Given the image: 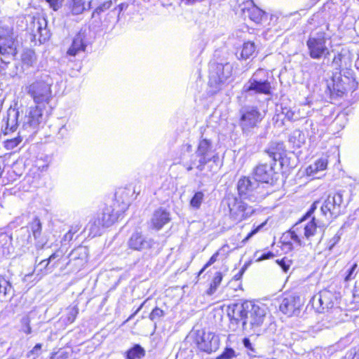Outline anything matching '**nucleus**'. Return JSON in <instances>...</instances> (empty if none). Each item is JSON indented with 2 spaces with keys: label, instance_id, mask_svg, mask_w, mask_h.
I'll return each mask as SVG.
<instances>
[{
  "label": "nucleus",
  "instance_id": "nucleus-1",
  "mask_svg": "<svg viewBox=\"0 0 359 359\" xmlns=\"http://www.w3.org/2000/svg\"><path fill=\"white\" fill-rule=\"evenodd\" d=\"M320 201H315L311 206L309 210L304 215L302 219L297 222L292 229L288 231L291 239L302 245V241L299 236L303 233L304 237L310 241L316 233L318 228L324 229L329 224H327L323 219L319 218L316 219L314 217L311 220L306 224H304L303 222L311 216L313 212L317 209Z\"/></svg>",
  "mask_w": 359,
  "mask_h": 359
},
{
  "label": "nucleus",
  "instance_id": "nucleus-2",
  "mask_svg": "<svg viewBox=\"0 0 359 359\" xmlns=\"http://www.w3.org/2000/svg\"><path fill=\"white\" fill-rule=\"evenodd\" d=\"M358 83L351 69H346L333 74L330 81H327V90L331 98L342 97L348 90H355Z\"/></svg>",
  "mask_w": 359,
  "mask_h": 359
},
{
  "label": "nucleus",
  "instance_id": "nucleus-3",
  "mask_svg": "<svg viewBox=\"0 0 359 359\" xmlns=\"http://www.w3.org/2000/svg\"><path fill=\"white\" fill-rule=\"evenodd\" d=\"M53 83L52 78L47 74L42 73L36 76L34 82L27 86L26 90L39 104L48 103L51 98V86Z\"/></svg>",
  "mask_w": 359,
  "mask_h": 359
},
{
  "label": "nucleus",
  "instance_id": "nucleus-4",
  "mask_svg": "<svg viewBox=\"0 0 359 359\" xmlns=\"http://www.w3.org/2000/svg\"><path fill=\"white\" fill-rule=\"evenodd\" d=\"M238 125L244 135L250 137L255 133L264 116L257 106L243 105L238 111Z\"/></svg>",
  "mask_w": 359,
  "mask_h": 359
},
{
  "label": "nucleus",
  "instance_id": "nucleus-5",
  "mask_svg": "<svg viewBox=\"0 0 359 359\" xmlns=\"http://www.w3.org/2000/svg\"><path fill=\"white\" fill-rule=\"evenodd\" d=\"M269 79V76L266 70L258 69L243 85L242 93L248 95L257 94L271 95L272 87Z\"/></svg>",
  "mask_w": 359,
  "mask_h": 359
},
{
  "label": "nucleus",
  "instance_id": "nucleus-6",
  "mask_svg": "<svg viewBox=\"0 0 359 359\" xmlns=\"http://www.w3.org/2000/svg\"><path fill=\"white\" fill-rule=\"evenodd\" d=\"M18 41L14 35L13 29L8 27L0 26V54L4 56L1 58L0 68L4 70L17 54Z\"/></svg>",
  "mask_w": 359,
  "mask_h": 359
},
{
  "label": "nucleus",
  "instance_id": "nucleus-7",
  "mask_svg": "<svg viewBox=\"0 0 359 359\" xmlns=\"http://www.w3.org/2000/svg\"><path fill=\"white\" fill-rule=\"evenodd\" d=\"M246 305V301L241 304H233L228 306L227 316L230 320L229 327L233 331H236L238 329L243 330H252V320L253 318L251 312H245L237 315V311H241L242 306Z\"/></svg>",
  "mask_w": 359,
  "mask_h": 359
},
{
  "label": "nucleus",
  "instance_id": "nucleus-8",
  "mask_svg": "<svg viewBox=\"0 0 359 359\" xmlns=\"http://www.w3.org/2000/svg\"><path fill=\"white\" fill-rule=\"evenodd\" d=\"M238 197L250 202H259L264 198L262 187L255 178L243 177L237 183Z\"/></svg>",
  "mask_w": 359,
  "mask_h": 359
},
{
  "label": "nucleus",
  "instance_id": "nucleus-9",
  "mask_svg": "<svg viewBox=\"0 0 359 359\" xmlns=\"http://www.w3.org/2000/svg\"><path fill=\"white\" fill-rule=\"evenodd\" d=\"M309 55L314 60H325L330 54L324 32L311 33L306 41Z\"/></svg>",
  "mask_w": 359,
  "mask_h": 359
},
{
  "label": "nucleus",
  "instance_id": "nucleus-10",
  "mask_svg": "<svg viewBox=\"0 0 359 359\" xmlns=\"http://www.w3.org/2000/svg\"><path fill=\"white\" fill-rule=\"evenodd\" d=\"M209 85L215 89H220L232 74L233 66L229 62H211L209 66Z\"/></svg>",
  "mask_w": 359,
  "mask_h": 359
},
{
  "label": "nucleus",
  "instance_id": "nucleus-11",
  "mask_svg": "<svg viewBox=\"0 0 359 359\" xmlns=\"http://www.w3.org/2000/svg\"><path fill=\"white\" fill-rule=\"evenodd\" d=\"M26 20L27 32L32 36L33 41L42 43L49 39L50 34L47 28V20L43 16H28Z\"/></svg>",
  "mask_w": 359,
  "mask_h": 359
},
{
  "label": "nucleus",
  "instance_id": "nucleus-12",
  "mask_svg": "<svg viewBox=\"0 0 359 359\" xmlns=\"http://www.w3.org/2000/svg\"><path fill=\"white\" fill-rule=\"evenodd\" d=\"M245 200L239 197L229 200V216L232 220L241 222L248 219L255 212L256 208L248 204Z\"/></svg>",
  "mask_w": 359,
  "mask_h": 359
},
{
  "label": "nucleus",
  "instance_id": "nucleus-13",
  "mask_svg": "<svg viewBox=\"0 0 359 359\" xmlns=\"http://www.w3.org/2000/svg\"><path fill=\"white\" fill-rule=\"evenodd\" d=\"M343 203V194L337 192L334 195H329L320 205L321 218L327 224L341 213Z\"/></svg>",
  "mask_w": 359,
  "mask_h": 359
},
{
  "label": "nucleus",
  "instance_id": "nucleus-14",
  "mask_svg": "<svg viewBox=\"0 0 359 359\" xmlns=\"http://www.w3.org/2000/svg\"><path fill=\"white\" fill-rule=\"evenodd\" d=\"M196 156L198 158L196 168L199 171H203L205 165L210 161L216 162L219 159L215 145L211 140L203 137L198 143Z\"/></svg>",
  "mask_w": 359,
  "mask_h": 359
},
{
  "label": "nucleus",
  "instance_id": "nucleus-15",
  "mask_svg": "<svg viewBox=\"0 0 359 359\" xmlns=\"http://www.w3.org/2000/svg\"><path fill=\"white\" fill-rule=\"evenodd\" d=\"M45 120L40 106L30 107L25 112L22 121L20 133H34L41 123Z\"/></svg>",
  "mask_w": 359,
  "mask_h": 359
},
{
  "label": "nucleus",
  "instance_id": "nucleus-16",
  "mask_svg": "<svg viewBox=\"0 0 359 359\" xmlns=\"http://www.w3.org/2000/svg\"><path fill=\"white\" fill-rule=\"evenodd\" d=\"M337 297L332 292L323 290L313 298V306L318 313H324L334 306Z\"/></svg>",
  "mask_w": 359,
  "mask_h": 359
},
{
  "label": "nucleus",
  "instance_id": "nucleus-17",
  "mask_svg": "<svg viewBox=\"0 0 359 359\" xmlns=\"http://www.w3.org/2000/svg\"><path fill=\"white\" fill-rule=\"evenodd\" d=\"M302 304L299 296L294 294H285L280 300L279 309L287 316H297Z\"/></svg>",
  "mask_w": 359,
  "mask_h": 359
},
{
  "label": "nucleus",
  "instance_id": "nucleus-18",
  "mask_svg": "<svg viewBox=\"0 0 359 359\" xmlns=\"http://www.w3.org/2000/svg\"><path fill=\"white\" fill-rule=\"evenodd\" d=\"M196 342L198 348L201 351L208 353L217 351L219 346L218 336L212 332H203L202 334H198L196 338Z\"/></svg>",
  "mask_w": 359,
  "mask_h": 359
},
{
  "label": "nucleus",
  "instance_id": "nucleus-19",
  "mask_svg": "<svg viewBox=\"0 0 359 359\" xmlns=\"http://www.w3.org/2000/svg\"><path fill=\"white\" fill-rule=\"evenodd\" d=\"M245 312H251L252 316V330L260 327L266 316V309L263 306L255 304L253 302L246 301V305L242 306L241 311H237V315Z\"/></svg>",
  "mask_w": 359,
  "mask_h": 359
},
{
  "label": "nucleus",
  "instance_id": "nucleus-20",
  "mask_svg": "<svg viewBox=\"0 0 359 359\" xmlns=\"http://www.w3.org/2000/svg\"><path fill=\"white\" fill-rule=\"evenodd\" d=\"M154 244V239L138 232L133 233L128 242L130 249L137 251L149 250Z\"/></svg>",
  "mask_w": 359,
  "mask_h": 359
},
{
  "label": "nucleus",
  "instance_id": "nucleus-21",
  "mask_svg": "<svg viewBox=\"0 0 359 359\" xmlns=\"http://www.w3.org/2000/svg\"><path fill=\"white\" fill-rule=\"evenodd\" d=\"M276 175L271 163H260L254 170V178L259 183H272Z\"/></svg>",
  "mask_w": 359,
  "mask_h": 359
},
{
  "label": "nucleus",
  "instance_id": "nucleus-22",
  "mask_svg": "<svg viewBox=\"0 0 359 359\" xmlns=\"http://www.w3.org/2000/svg\"><path fill=\"white\" fill-rule=\"evenodd\" d=\"M19 111L10 108L6 116L1 121V130L4 135H8L16 130L18 126Z\"/></svg>",
  "mask_w": 359,
  "mask_h": 359
},
{
  "label": "nucleus",
  "instance_id": "nucleus-23",
  "mask_svg": "<svg viewBox=\"0 0 359 359\" xmlns=\"http://www.w3.org/2000/svg\"><path fill=\"white\" fill-rule=\"evenodd\" d=\"M86 35L85 32L81 30L74 37L72 44L67 51V57H69V60L71 61L72 57H75L81 52H85L87 43Z\"/></svg>",
  "mask_w": 359,
  "mask_h": 359
},
{
  "label": "nucleus",
  "instance_id": "nucleus-24",
  "mask_svg": "<svg viewBox=\"0 0 359 359\" xmlns=\"http://www.w3.org/2000/svg\"><path fill=\"white\" fill-rule=\"evenodd\" d=\"M241 9L245 16L248 15L252 21L257 24L260 23L265 16V12L255 6L252 0L246 2L245 6Z\"/></svg>",
  "mask_w": 359,
  "mask_h": 359
},
{
  "label": "nucleus",
  "instance_id": "nucleus-25",
  "mask_svg": "<svg viewBox=\"0 0 359 359\" xmlns=\"http://www.w3.org/2000/svg\"><path fill=\"white\" fill-rule=\"evenodd\" d=\"M266 151L274 161L273 165L276 161H279L280 165H283L285 150L283 142H271Z\"/></svg>",
  "mask_w": 359,
  "mask_h": 359
},
{
  "label": "nucleus",
  "instance_id": "nucleus-26",
  "mask_svg": "<svg viewBox=\"0 0 359 359\" xmlns=\"http://www.w3.org/2000/svg\"><path fill=\"white\" fill-rule=\"evenodd\" d=\"M170 220V213L166 210L159 208L156 210L151 219L153 228L156 230L161 229L165 224Z\"/></svg>",
  "mask_w": 359,
  "mask_h": 359
},
{
  "label": "nucleus",
  "instance_id": "nucleus-27",
  "mask_svg": "<svg viewBox=\"0 0 359 359\" xmlns=\"http://www.w3.org/2000/svg\"><path fill=\"white\" fill-rule=\"evenodd\" d=\"M62 257V252L57 251L53 253L47 259L41 261L36 266L40 271L45 270V273L52 271L53 269L55 266L56 263Z\"/></svg>",
  "mask_w": 359,
  "mask_h": 359
},
{
  "label": "nucleus",
  "instance_id": "nucleus-28",
  "mask_svg": "<svg viewBox=\"0 0 359 359\" xmlns=\"http://www.w3.org/2000/svg\"><path fill=\"white\" fill-rule=\"evenodd\" d=\"M14 294L11 283L4 277L0 276V301L11 299Z\"/></svg>",
  "mask_w": 359,
  "mask_h": 359
},
{
  "label": "nucleus",
  "instance_id": "nucleus-29",
  "mask_svg": "<svg viewBox=\"0 0 359 359\" xmlns=\"http://www.w3.org/2000/svg\"><path fill=\"white\" fill-rule=\"evenodd\" d=\"M97 218L101 220L104 227H109L118 219V216L117 213H114L111 207H107L103 209L102 214L98 215Z\"/></svg>",
  "mask_w": 359,
  "mask_h": 359
},
{
  "label": "nucleus",
  "instance_id": "nucleus-30",
  "mask_svg": "<svg viewBox=\"0 0 359 359\" xmlns=\"http://www.w3.org/2000/svg\"><path fill=\"white\" fill-rule=\"evenodd\" d=\"M36 62V56L34 50L27 49L21 55L22 68L25 70L34 67Z\"/></svg>",
  "mask_w": 359,
  "mask_h": 359
},
{
  "label": "nucleus",
  "instance_id": "nucleus-31",
  "mask_svg": "<svg viewBox=\"0 0 359 359\" xmlns=\"http://www.w3.org/2000/svg\"><path fill=\"white\" fill-rule=\"evenodd\" d=\"M79 313L77 306H69L65 310V313L60 318V322L65 325L72 324Z\"/></svg>",
  "mask_w": 359,
  "mask_h": 359
},
{
  "label": "nucleus",
  "instance_id": "nucleus-32",
  "mask_svg": "<svg viewBox=\"0 0 359 359\" xmlns=\"http://www.w3.org/2000/svg\"><path fill=\"white\" fill-rule=\"evenodd\" d=\"M86 228L89 231V236L95 237L100 236L102 229L105 227L102 225L101 220L96 217L89 222Z\"/></svg>",
  "mask_w": 359,
  "mask_h": 359
},
{
  "label": "nucleus",
  "instance_id": "nucleus-33",
  "mask_svg": "<svg viewBox=\"0 0 359 359\" xmlns=\"http://www.w3.org/2000/svg\"><path fill=\"white\" fill-rule=\"evenodd\" d=\"M289 141L294 147H301L306 142L304 133L300 130H294L290 135Z\"/></svg>",
  "mask_w": 359,
  "mask_h": 359
},
{
  "label": "nucleus",
  "instance_id": "nucleus-34",
  "mask_svg": "<svg viewBox=\"0 0 359 359\" xmlns=\"http://www.w3.org/2000/svg\"><path fill=\"white\" fill-rule=\"evenodd\" d=\"M125 354L127 359H141L145 355V350L140 344H135Z\"/></svg>",
  "mask_w": 359,
  "mask_h": 359
},
{
  "label": "nucleus",
  "instance_id": "nucleus-35",
  "mask_svg": "<svg viewBox=\"0 0 359 359\" xmlns=\"http://www.w3.org/2000/svg\"><path fill=\"white\" fill-rule=\"evenodd\" d=\"M112 6V1L108 0L102 3L97 6L92 14V18L95 19L97 22H100V14L109 10Z\"/></svg>",
  "mask_w": 359,
  "mask_h": 359
},
{
  "label": "nucleus",
  "instance_id": "nucleus-36",
  "mask_svg": "<svg viewBox=\"0 0 359 359\" xmlns=\"http://www.w3.org/2000/svg\"><path fill=\"white\" fill-rule=\"evenodd\" d=\"M256 47L253 42L248 41L243 43L241 56L243 59H248L255 52Z\"/></svg>",
  "mask_w": 359,
  "mask_h": 359
},
{
  "label": "nucleus",
  "instance_id": "nucleus-37",
  "mask_svg": "<svg viewBox=\"0 0 359 359\" xmlns=\"http://www.w3.org/2000/svg\"><path fill=\"white\" fill-rule=\"evenodd\" d=\"M32 235L35 240H39L41 235V223L39 217H34L29 224Z\"/></svg>",
  "mask_w": 359,
  "mask_h": 359
},
{
  "label": "nucleus",
  "instance_id": "nucleus-38",
  "mask_svg": "<svg viewBox=\"0 0 359 359\" xmlns=\"http://www.w3.org/2000/svg\"><path fill=\"white\" fill-rule=\"evenodd\" d=\"M305 129L307 131V135L311 139L312 137H315V135L318 132V125L317 123H314L311 119H307L305 121Z\"/></svg>",
  "mask_w": 359,
  "mask_h": 359
},
{
  "label": "nucleus",
  "instance_id": "nucleus-39",
  "mask_svg": "<svg viewBox=\"0 0 359 359\" xmlns=\"http://www.w3.org/2000/svg\"><path fill=\"white\" fill-rule=\"evenodd\" d=\"M237 357L235 350L231 347H226L217 359H233Z\"/></svg>",
  "mask_w": 359,
  "mask_h": 359
},
{
  "label": "nucleus",
  "instance_id": "nucleus-40",
  "mask_svg": "<svg viewBox=\"0 0 359 359\" xmlns=\"http://www.w3.org/2000/svg\"><path fill=\"white\" fill-rule=\"evenodd\" d=\"M204 194L201 191L195 193L190 201L191 207L198 209L200 208L202 201H203Z\"/></svg>",
  "mask_w": 359,
  "mask_h": 359
},
{
  "label": "nucleus",
  "instance_id": "nucleus-41",
  "mask_svg": "<svg viewBox=\"0 0 359 359\" xmlns=\"http://www.w3.org/2000/svg\"><path fill=\"white\" fill-rule=\"evenodd\" d=\"M84 9L83 0H72V13L73 15H79Z\"/></svg>",
  "mask_w": 359,
  "mask_h": 359
},
{
  "label": "nucleus",
  "instance_id": "nucleus-42",
  "mask_svg": "<svg viewBox=\"0 0 359 359\" xmlns=\"http://www.w3.org/2000/svg\"><path fill=\"white\" fill-rule=\"evenodd\" d=\"M19 134L18 137L6 142V147L8 149H13L17 147L22 142V137H26L27 135L26 133H20L19 132Z\"/></svg>",
  "mask_w": 359,
  "mask_h": 359
},
{
  "label": "nucleus",
  "instance_id": "nucleus-43",
  "mask_svg": "<svg viewBox=\"0 0 359 359\" xmlns=\"http://www.w3.org/2000/svg\"><path fill=\"white\" fill-rule=\"evenodd\" d=\"M22 332L27 334L32 333V327L30 326V318L29 316H25L21 319V330Z\"/></svg>",
  "mask_w": 359,
  "mask_h": 359
},
{
  "label": "nucleus",
  "instance_id": "nucleus-44",
  "mask_svg": "<svg viewBox=\"0 0 359 359\" xmlns=\"http://www.w3.org/2000/svg\"><path fill=\"white\" fill-rule=\"evenodd\" d=\"M41 348L42 344H36L33 348L27 353V357L29 358L32 357V359H36L40 355L41 353Z\"/></svg>",
  "mask_w": 359,
  "mask_h": 359
},
{
  "label": "nucleus",
  "instance_id": "nucleus-45",
  "mask_svg": "<svg viewBox=\"0 0 359 359\" xmlns=\"http://www.w3.org/2000/svg\"><path fill=\"white\" fill-rule=\"evenodd\" d=\"M164 311L158 308H154L149 314V319L152 321H155L156 320L160 319L161 317L164 316Z\"/></svg>",
  "mask_w": 359,
  "mask_h": 359
},
{
  "label": "nucleus",
  "instance_id": "nucleus-46",
  "mask_svg": "<svg viewBox=\"0 0 359 359\" xmlns=\"http://www.w3.org/2000/svg\"><path fill=\"white\" fill-rule=\"evenodd\" d=\"M266 224V221L262 222L261 224L258 225L254 229H252L247 236L243 239V242L248 241L250 238H251L254 235L258 233Z\"/></svg>",
  "mask_w": 359,
  "mask_h": 359
},
{
  "label": "nucleus",
  "instance_id": "nucleus-47",
  "mask_svg": "<svg viewBox=\"0 0 359 359\" xmlns=\"http://www.w3.org/2000/svg\"><path fill=\"white\" fill-rule=\"evenodd\" d=\"M285 114V118L291 121H296L299 120V116L292 110L285 109V111H283Z\"/></svg>",
  "mask_w": 359,
  "mask_h": 359
},
{
  "label": "nucleus",
  "instance_id": "nucleus-48",
  "mask_svg": "<svg viewBox=\"0 0 359 359\" xmlns=\"http://www.w3.org/2000/svg\"><path fill=\"white\" fill-rule=\"evenodd\" d=\"M243 346L249 351H250L252 352V353H248V355L251 357L252 356H255V355H254L253 353H255L256 351H255V348L253 347L250 340L248 339V338H244L243 339Z\"/></svg>",
  "mask_w": 359,
  "mask_h": 359
},
{
  "label": "nucleus",
  "instance_id": "nucleus-49",
  "mask_svg": "<svg viewBox=\"0 0 359 359\" xmlns=\"http://www.w3.org/2000/svg\"><path fill=\"white\" fill-rule=\"evenodd\" d=\"M278 265L281 267L284 272H287L290 268V260L284 257L280 260L276 261Z\"/></svg>",
  "mask_w": 359,
  "mask_h": 359
},
{
  "label": "nucleus",
  "instance_id": "nucleus-50",
  "mask_svg": "<svg viewBox=\"0 0 359 359\" xmlns=\"http://www.w3.org/2000/svg\"><path fill=\"white\" fill-rule=\"evenodd\" d=\"M219 255V252H217L215 254L212 255V256L210 258L209 261L205 264V265L203 266V268L200 271L199 274H201L207 267L210 266L212 264H214L217 259V257Z\"/></svg>",
  "mask_w": 359,
  "mask_h": 359
},
{
  "label": "nucleus",
  "instance_id": "nucleus-51",
  "mask_svg": "<svg viewBox=\"0 0 359 359\" xmlns=\"http://www.w3.org/2000/svg\"><path fill=\"white\" fill-rule=\"evenodd\" d=\"M222 280V274L221 272H217L211 283L212 287H218Z\"/></svg>",
  "mask_w": 359,
  "mask_h": 359
},
{
  "label": "nucleus",
  "instance_id": "nucleus-52",
  "mask_svg": "<svg viewBox=\"0 0 359 359\" xmlns=\"http://www.w3.org/2000/svg\"><path fill=\"white\" fill-rule=\"evenodd\" d=\"M318 166L316 163V162L311 165H310L306 169V174L309 176L314 175L318 172Z\"/></svg>",
  "mask_w": 359,
  "mask_h": 359
},
{
  "label": "nucleus",
  "instance_id": "nucleus-53",
  "mask_svg": "<svg viewBox=\"0 0 359 359\" xmlns=\"http://www.w3.org/2000/svg\"><path fill=\"white\" fill-rule=\"evenodd\" d=\"M50 6L54 10L57 11L62 6L63 0H47Z\"/></svg>",
  "mask_w": 359,
  "mask_h": 359
},
{
  "label": "nucleus",
  "instance_id": "nucleus-54",
  "mask_svg": "<svg viewBox=\"0 0 359 359\" xmlns=\"http://www.w3.org/2000/svg\"><path fill=\"white\" fill-rule=\"evenodd\" d=\"M357 268V264H353L351 267L348 270V273L345 277V280L348 281L353 278L354 272Z\"/></svg>",
  "mask_w": 359,
  "mask_h": 359
},
{
  "label": "nucleus",
  "instance_id": "nucleus-55",
  "mask_svg": "<svg viewBox=\"0 0 359 359\" xmlns=\"http://www.w3.org/2000/svg\"><path fill=\"white\" fill-rule=\"evenodd\" d=\"M319 171L324 170L327 168V161L323 158H320L316 161Z\"/></svg>",
  "mask_w": 359,
  "mask_h": 359
},
{
  "label": "nucleus",
  "instance_id": "nucleus-56",
  "mask_svg": "<svg viewBox=\"0 0 359 359\" xmlns=\"http://www.w3.org/2000/svg\"><path fill=\"white\" fill-rule=\"evenodd\" d=\"M341 235L336 233L329 241L330 244V249H332L334 245L338 243V242L340 241Z\"/></svg>",
  "mask_w": 359,
  "mask_h": 359
},
{
  "label": "nucleus",
  "instance_id": "nucleus-57",
  "mask_svg": "<svg viewBox=\"0 0 359 359\" xmlns=\"http://www.w3.org/2000/svg\"><path fill=\"white\" fill-rule=\"evenodd\" d=\"M50 359H69V354L67 351H62L57 355L54 353Z\"/></svg>",
  "mask_w": 359,
  "mask_h": 359
},
{
  "label": "nucleus",
  "instance_id": "nucleus-58",
  "mask_svg": "<svg viewBox=\"0 0 359 359\" xmlns=\"http://www.w3.org/2000/svg\"><path fill=\"white\" fill-rule=\"evenodd\" d=\"M77 255H83L84 258H86V249L84 248H79L73 251L71 255L76 258Z\"/></svg>",
  "mask_w": 359,
  "mask_h": 359
},
{
  "label": "nucleus",
  "instance_id": "nucleus-59",
  "mask_svg": "<svg viewBox=\"0 0 359 359\" xmlns=\"http://www.w3.org/2000/svg\"><path fill=\"white\" fill-rule=\"evenodd\" d=\"M342 57L343 55L341 53H338L337 55H334L332 60V64L335 65L337 67H341Z\"/></svg>",
  "mask_w": 359,
  "mask_h": 359
},
{
  "label": "nucleus",
  "instance_id": "nucleus-60",
  "mask_svg": "<svg viewBox=\"0 0 359 359\" xmlns=\"http://www.w3.org/2000/svg\"><path fill=\"white\" fill-rule=\"evenodd\" d=\"M198 165V161H196V159L195 160H191L190 163L188 164V166L187 167V170L188 171H191L194 166H195L196 168V165Z\"/></svg>",
  "mask_w": 359,
  "mask_h": 359
},
{
  "label": "nucleus",
  "instance_id": "nucleus-61",
  "mask_svg": "<svg viewBox=\"0 0 359 359\" xmlns=\"http://www.w3.org/2000/svg\"><path fill=\"white\" fill-rule=\"evenodd\" d=\"M72 232H73V230L72 229H69V231L65 234L64 240L65 241H71L72 239V237H73Z\"/></svg>",
  "mask_w": 359,
  "mask_h": 359
},
{
  "label": "nucleus",
  "instance_id": "nucleus-62",
  "mask_svg": "<svg viewBox=\"0 0 359 359\" xmlns=\"http://www.w3.org/2000/svg\"><path fill=\"white\" fill-rule=\"evenodd\" d=\"M67 130L65 126H63L60 128L58 135H61V137H63L65 135H67Z\"/></svg>",
  "mask_w": 359,
  "mask_h": 359
},
{
  "label": "nucleus",
  "instance_id": "nucleus-63",
  "mask_svg": "<svg viewBox=\"0 0 359 359\" xmlns=\"http://www.w3.org/2000/svg\"><path fill=\"white\" fill-rule=\"evenodd\" d=\"M245 271V268L243 267L234 276L235 280H239L241 276H243V273Z\"/></svg>",
  "mask_w": 359,
  "mask_h": 359
},
{
  "label": "nucleus",
  "instance_id": "nucleus-64",
  "mask_svg": "<svg viewBox=\"0 0 359 359\" xmlns=\"http://www.w3.org/2000/svg\"><path fill=\"white\" fill-rule=\"evenodd\" d=\"M147 301H144L140 306L139 308L135 311V312L132 314L128 319V320L132 319L141 309L143 307V306L144 305V304L146 303Z\"/></svg>",
  "mask_w": 359,
  "mask_h": 359
}]
</instances>
